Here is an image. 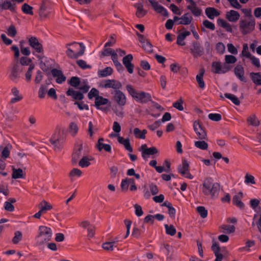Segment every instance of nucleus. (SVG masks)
<instances>
[{"mask_svg": "<svg viewBox=\"0 0 261 261\" xmlns=\"http://www.w3.org/2000/svg\"><path fill=\"white\" fill-rule=\"evenodd\" d=\"M31 64H33L32 63V60L26 57H22L20 59V63L19 64L22 67V66H29L31 65Z\"/></svg>", "mask_w": 261, "mask_h": 261, "instance_id": "864d4df0", "label": "nucleus"}, {"mask_svg": "<svg viewBox=\"0 0 261 261\" xmlns=\"http://www.w3.org/2000/svg\"><path fill=\"white\" fill-rule=\"evenodd\" d=\"M104 141L103 138H99L98 142L96 144V147L99 151H101L102 149L105 150L106 151L108 152H111V146L109 144H106L102 143Z\"/></svg>", "mask_w": 261, "mask_h": 261, "instance_id": "cd10ccee", "label": "nucleus"}, {"mask_svg": "<svg viewBox=\"0 0 261 261\" xmlns=\"http://www.w3.org/2000/svg\"><path fill=\"white\" fill-rule=\"evenodd\" d=\"M193 19L192 17L190 15L189 13H185L181 17H178L177 16L174 17V21H176L177 20H180L177 24H184V25H188L190 24Z\"/></svg>", "mask_w": 261, "mask_h": 261, "instance_id": "f3484780", "label": "nucleus"}, {"mask_svg": "<svg viewBox=\"0 0 261 261\" xmlns=\"http://www.w3.org/2000/svg\"><path fill=\"white\" fill-rule=\"evenodd\" d=\"M79 131V127L77 125L73 122H71L69 125V132L70 134L74 137L76 135Z\"/></svg>", "mask_w": 261, "mask_h": 261, "instance_id": "ea45409f", "label": "nucleus"}, {"mask_svg": "<svg viewBox=\"0 0 261 261\" xmlns=\"http://www.w3.org/2000/svg\"><path fill=\"white\" fill-rule=\"evenodd\" d=\"M126 90L129 94L134 98H135L137 95L138 92L133 87L130 85H127L126 86Z\"/></svg>", "mask_w": 261, "mask_h": 261, "instance_id": "e2e57ef3", "label": "nucleus"}, {"mask_svg": "<svg viewBox=\"0 0 261 261\" xmlns=\"http://www.w3.org/2000/svg\"><path fill=\"white\" fill-rule=\"evenodd\" d=\"M82 172L77 168H73L69 173V176L72 177L75 176L80 177L82 175Z\"/></svg>", "mask_w": 261, "mask_h": 261, "instance_id": "774afa93", "label": "nucleus"}, {"mask_svg": "<svg viewBox=\"0 0 261 261\" xmlns=\"http://www.w3.org/2000/svg\"><path fill=\"white\" fill-rule=\"evenodd\" d=\"M226 98L230 99L235 105L239 106L240 104V101L238 98L233 94L226 93L224 94Z\"/></svg>", "mask_w": 261, "mask_h": 261, "instance_id": "a18cd8bd", "label": "nucleus"}, {"mask_svg": "<svg viewBox=\"0 0 261 261\" xmlns=\"http://www.w3.org/2000/svg\"><path fill=\"white\" fill-rule=\"evenodd\" d=\"M12 148L11 144L8 143L4 147L3 145L0 146V151H1V158L4 159L9 156L10 151Z\"/></svg>", "mask_w": 261, "mask_h": 261, "instance_id": "393cba45", "label": "nucleus"}, {"mask_svg": "<svg viewBox=\"0 0 261 261\" xmlns=\"http://www.w3.org/2000/svg\"><path fill=\"white\" fill-rule=\"evenodd\" d=\"M79 166L82 168L87 167L90 165L89 160L87 156H84L79 162Z\"/></svg>", "mask_w": 261, "mask_h": 261, "instance_id": "bf43d9fd", "label": "nucleus"}, {"mask_svg": "<svg viewBox=\"0 0 261 261\" xmlns=\"http://www.w3.org/2000/svg\"><path fill=\"white\" fill-rule=\"evenodd\" d=\"M133 60V56L131 54L126 55L122 60L123 65L125 66L129 73H132L134 71V65L131 63Z\"/></svg>", "mask_w": 261, "mask_h": 261, "instance_id": "dca6fc26", "label": "nucleus"}, {"mask_svg": "<svg viewBox=\"0 0 261 261\" xmlns=\"http://www.w3.org/2000/svg\"><path fill=\"white\" fill-rule=\"evenodd\" d=\"M147 130L146 129H143V130H141L139 128H135L134 129V134L135 136L137 138L144 139H145V135L147 133Z\"/></svg>", "mask_w": 261, "mask_h": 261, "instance_id": "4c0bfd02", "label": "nucleus"}, {"mask_svg": "<svg viewBox=\"0 0 261 261\" xmlns=\"http://www.w3.org/2000/svg\"><path fill=\"white\" fill-rule=\"evenodd\" d=\"M12 93L15 97L11 99V103H16L22 99V96L19 95V92L16 88L14 87L12 89Z\"/></svg>", "mask_w": 261, "mask_h": 261, "instance_id": "e433bc0d", "label": "nucleus"}, {"mask_svg": "<svg viewBox=\"0 0 261 261\" xmlns=\"http://www.w3.org/2000/svg\"><path fill=\"white\" fill-rule=\"evenodd\" d=\"M195 146L201 150H206L208 148V144L204 141H197L194 142Z\"/></svg>", "mask_w": 261, "mask_h": 261, "instance_id": "de8ad7c7", "label": "nucleus"}, {"mask_svg": "<svg viewBox=\"0 0 261 261\" xmlns=\"http://www.w3.org/2000/svg\"><path fill=\"white\" fill-rule=\"evenodd\" d=\"M226 65L222 67L220 62H213L212 64V71L217 74L225 73L229 70Z\"/></svg>", "mask_w": 261, "mask_h": 261, "instance_id": "2eb2a0df", "label": "nucleus"}, {"mask_svg": "<svg viewBox=\"0 0 261 261\" xmlns=\"http://www.w3.org/2000/svg\"><path fill=\"white\" fill-rule=\"evenodd\" d=\"M114 52L115 51L113 49L111 48H107V47H105L104 46V48L101 53L100 57V58H102L105 56H111Z\"/></svg>", "mask_w": 261, "mask_h": 261, "instance_id": "6e6d98bb", "label": "nucleus"}, {"mask_svg": "<svg viewBox=\"0 0 261 261\" xmlns=\"http://www.w3.org/2000/svg\"><path fill=\"white\" fill-rule=\"evenodd\" d=\"M225 61L226 64H233L236 62L237 58L232 55H225Z\"/></svg>", "mask_w": 261, "mask_h": 261, "instance_id": "338daca9", "label": "nucleus"}, {"mask_svg": "<svg viewBox=\"0 0 261 261\" xmlns=\"http://www.w3.org/2000/svg\"><path fill=\"white\" fill-rule=\"evenodd\" d=\"M22 239V233L20 231H16L14 233V237L12 239V243L17 244Z\"/></svg>", "mask_w": 261, "mask_h": 261, "instance_id": "09e8293b", "label": "nucleus"}, {"mask_svg": "<svg viewBox=\"0 0 261 261\" xmlns=\"http://www.w3.org/2000/svg\"><path fill=\"white\" fill-rule=\"evenodd\" d=\"M145 231V227L143 225L141 226V228L140 229H139L137 227H134L133 228L132 235L138 239L141 237L142 233H143Z\"/></svg>", "mask_w": 261, "mask_h": 261, "instance_id": "58836bf2", "label": "nucleus"}, {"mask_svg": "<svg viewBox=\"0 0 261 261\" xmlns=\"http://www.w3.org/2000/svg\"><path fill=\"white\" fill-rule=\"evenodd\" d=\"M35 68V65L34 64H31L30 65V66L28 68V70L25 73V81L27 82H30L32 79V75L33 73V71Z\"/></svg>", "mask_w": 261, "mask_h": 261, "instance_id": "79ce46f5", "label": "nucleus"}, {"mask_svg": "<svg viewBox=\"0 0 261 261\" xmlns=\"http://www.w3.org/2000/svg\"><path fill=\"white\" fill-rule=\"evenodd\" d=\"M165 228L167 234H169L171 236H173L175 234L176 230L175 227L173 226V225H168V224H165Z\"/></svg>", "mask_w": 261, "mask_h": 261, "instance_id": "3c124183", "label": "nucleus"}, {"mask_svg": "<svg viewBox=\"0 0 261 261\" xmlns=\"http://www.w3.org/2000/svg\"><path fill=\"white\" fill-rule=\"evenodd\" d=\"M2 10H9L12 12L16 11L15 3L13 0H2Z\"/></svg>", "mask_w": 261, "mask_h": 261, "instance_id": "6ab92c4d", "label": "nucleus"}, {"mask_svg": "<svg viewBox=\"0 0 261 261\" xmlns=\"http://www.w3.org/2000/svg\"><path fill=\"white\" fill-rule=\"evenodd\" d=\"M202 24L205 28L208 29L212 31H214L215 30V24L208 21V20H204L202 22Z\"/></svg>", "mask_w": 261, "mask_h": 261, "instance_id": "0e129e2a", "label": "nucleus"}, {"mask_svg": "<svg viewBox=\"0 0 261 261\" xmlns=\"http://www.w3.org/2000/svg\"><path fill=\"white\" fill-rule=\"evenodd\" d=\"M250 76L255 84L261 86V74L259 72H251Z\"/></svg>", "mask_w": 261, "mask_h": 261, "instance_id": "f704fd0d", "label": "nucleus"}, {"mask_svg": "<svg viewBox=\"0 0 261 261\" xmlns=\"http://www.w3.org/2000/svg\"><path fill=\"white\" fill-rule=\"evenodd\" d=\"M178 171L182 176L189 179H193V176L189 171V165L186 160H184L181 165L178 166Z\"/></svg>", "mask_w": 261, "mask_h": 261, "instance_id": "6e6552de", "label": "nucleus"}, {"mask_svg": "<svg viewBox=\"0 0 261 261\" xmlns=\"http://www.w3.org/2000/svg\"><path fill=\"white\" fill-rule=\"evenodd\" d=\"M193 128L197 135V139L199 140H205L207 138L205 130L203 129L199 121L196 120L193 123Z\"/></svg>", "mask_w": 261, "mask_h": 261, "instance_id": "423d86ee", "label": "nucleus"}, {"mask_svg": "<svg viewBox=\"0 0 261 261\" xmlns=\"http://www.w3.org/2000/svg\"><path fill=\"white\" fill-rule=\"evenodd\" d=\"M190 50L194 58L201 57L204 53V49L200 42L193 41Z\"/></svg>", "mask_w": 261, "mask_h": 261, "instance_id": "39448f33", "label": "nucleus"}, {"mask_svg": "<svg viewBox=\"0 0 261 261\" xmlns=\"http://www.w3.org/2000/svg\"><path fill=\"white\" fill-rule=\"evenodd\" d=\"M36 56L40 61L41 69L44 72L48 71L51 68L49 60L44 56H41V55H36Z\"/></svg>", "mask_w": 261, "mask_h": 261, "instance_id": "4468645a", "label": "nucleus"}, {"mask_svg": "<svg viewBox=\"0 0 261 261\" xmlns=\"http://www.w3.org/2000/svg\"><path fill=\"white\" fill-rule=\"evenodd\" d=\"M187 8L191 12L194 16L196 17L200 16L202 12L201 9L198 7L196 3L193 5L187 6Z\"/></svg>", "mask_w": 261, "mask_h": 261, "instance_id": "c756f323", "label": "nucleus"}, {"mask_svg": "<svg viewBox=\"0 0 261 261\" xmlns=\"http://www.w3.org/2000/svg\"><path fill=\"white\" fill-rule=\"evenodd\" d=\"M142 47L148 53L153 52V46L148 40L142 44Z\"/></svg>", "mask_w": 261, "mask_h": 261, "instance_id": "052dcab7", "label": "nucleus"}, {"mask_svg": "<svg viewBox=\"0 0 261 261\" xmlns=\"http://www.w3.org/2000/svg\"><path fill=\"white\" fill-rule=\"evenodd\" d=\"M197 212L199 213L200 216L202 218H205L207 216V211L204 206H199L196 208Z\"/></svg>", "mask_w": 261, "mask_h": 261, "instance_id": "5fc2aeb1", "label": "nucleus"}, {"mask_svg": "<svg viewBox=\"0 0 261 261\" xmlns=\"http://www.w3.org/2000/svg\"><path fill=\"white\" fill-rule=\"evenodd\" d=\"M205 72L204 68H201L199 70V73L196 75V81L198 84L199 87L201 89H204L205 87L204 82L203 79V75Z\"/></svg>", "mask_w": 261, "mask_h": 261, "instance_id": "2f4dec72", "label": "nucleus"}, {"mask_svg": "<svg viewBox=\"0 0 261 261\" xmlns=\"http://www.w3.org/2000/svg\"><path fill=\"white\" fill-rule=\"evenodd\" d=\"M148 1L156 12L160 13L164 16L168 17L169 15L167 10L164 7L159 5L156 0Z\"/></svg>", "mask_w": 261, "mask_h": 261, "instance_id": "f8f14e48", "label": "nucleus"}, {"mask_svg": "<svg viewBox=\"0 0 261 261\" xmlns=\"http://www.w3.org/2000/svg\"><path fill=\"white\" fill-rule=\"evenodd\" d=\"M29 45L34 49V51H33L34 55H36V53H43V48L42 45L39 42L38 39L35 37H31L29 39Z\"/></svg>", "mask_w": 261, "mask_h": 261, "instance_id": "0eeeda50", "label": "nucleus"}, {"mask_svg": "<svg viewBox=\"0 0 261 261\" xmlns=\"http://www.w3.org/2000/svg\"><path fill=\"white\" fill-rule=\"evenodd\" d=\"M220 228L226 231V233H231L235 231L236 228L233 225H222Z\"/></svg>", "mask_w": 261, "mask_h": 261, "instance_id": "4d7b16f0", "label": "nucleus"}, {"mask_svg": "<svg viewBox=\"0 0 261 261\" xmlns=\"http://www.w3.org/2000/svg\"><path fill=\"white\" fill-rule=\"evenodd\" d=\"M212 250L216 256L215 261H222V259L225 256V251L223 249L220 248L218 243H213Z\"/></svg>", "mask_w": 261, "mask_h": 261, "instance_id": "1a4fd4ad", "label": "nucleus"}, {"mask_svg": "<svg viewBox=\"0 0 261 261\" xmlns=\"http://www.w3.org/2000/svg\"><path fill=\"white\" fill-rule=\"evenodd\" d=\"M243 198V193L242 192H239L237 195H235L233 197L232 200L233 204L241 210H243L245 208V204L241 201Z\"/></svg>", "mask_w": 261, "mask_h": 261, "instance_id": "a211bd4d", "label": "nucleus"}, {"mask_svg": "<svg viewBox=\"0 0 261 261\" xmlns=\"http://www.w3.org/2000/svg\"><path fill=\"white\" fill-rule=\"evenodd\" d=\"M47 91V88L45 85H41L38 91V96L40 98H44Z\"/></svg>", "mask_w": 261, "mask_h": 261, "instance_id": "680f3d73", "label": "nucleus"}, {"mask_svg": "<svg viewBox=\"0 0 261 261\" xmlns=\"http://www.w3.org/2000/svg\"><path fill=\"white\" fill-rule=\"evenodd\" d=\"M245 182L246 184H255L254 177L252 175L246 174L245 176Z\"/></svg>", "mask_w": 261, "mask_h": 261, "instance_id": "69168bd1", "label": "nucleus"}, {"mask_svg": "<svg viewBox=\"0 0 261 261\" xmlns=\"http://www.w3.org/2000/svg\"><path fill=\"white\" fill-rule=\"evenodd\" d=\"M235 75L242 82H246V79L244 76L245 71L244 67L241 65H237L234 68Z\"/></svg>", "mask_w": 261, "mask_h": 261, "instance_id": "412c9836", "label": "nucleus"}, {"mask_svg": "<svg viewBox=\"0 0 261 261\" xmlns=\"http://www.w3.org/2000/svg\"><path fill=\"white\" fill-rule=\"evenodd\" d=\"M22 67L18 61L13 63L9 68V77L13 82L17 83L20 77V73L22 71Z\"/></svg>", "mask_w": 261, "mask_h": 261, "instance_id": "20e7f679", "label": "nucleus"}, {"mask_svg": "<svg viewBox=\"0 0 261 261\" xmlns=\"http://www.w3.org/2000/svg\"><path fill=\"white\" fill-rule=\"evenodd\" d=\"M139 150L142 152V156L145 160L146 159L147 155H154L159 152L155 147L147 148V145L145 144L141 146Z\"/></svg>", "mask_w": 261, "mask_h": 261, "instance_id": "9d476101", "label": "nucleus"}, {"mask_svg": "<svg viewBox=\"0 0 261 261\" xmlns=\"http://www.w3.org/2000/svg\"><path fill=\"white\" fill-rule=\"evenodd\" d=\"M202 186V191L205 196H210L212 199L218 198L220 186L219 183L214 182L212 177H208L205 178Z\"/></svg>", "mask_w": 261, "mask_h": 261, "instance_id": "f257e3e1", "label": "nucleus"}, {"mask_svg": "<svg viewBox=\"0 0 261 261\" xmlns=\"http://www.w3.org/2000/svg\"><path fill=\"white\" fill-rule=\"evenodd\" d=\"M255 21L253 17L241 19L239 22V29L243 35L250 33L255 29Z\"/></svg>", "mask_w": 261, "mask_h": 261, "instance_id": "7ed1b4c3", "label": "nucleus"}, {"mask_svg": "<svg viewBox=\"0 0 261 261\" xmlns=\"http://www.w3.org/2000/svg\"><path fill=\"white\" fill-rule=\"evenodd\" d=\"M82 149H83V147L82 145H81L79 147V149L77 150H75L72 154V162L73 163H76L78 159L81 156Z\"/></svg>", "mask_w": 261, "mask_h": 261, "instance_id": "a19ab883", "label": "nucleus"}, {"mask_svg": "<svg viewBox=\"0 0 261 261\" xmlns=\"http://www.w3.org/2000/svg\"><path fill=\"white\" fill-rule=\"evenodd\" d=\"M115 244V241L105 242L102 244V247L105 250L112 251L114 250V248L116 247L114 246Z\"/></svg>", "mask_w": 261, "mask_h": 261, "instance_id": "8fccbe9b", "label": "nucleus"}, {"mask_svg": "<svg viewBox=\"0 0 261 261\" xmlns=\"http://www.w3.org/2000/svg\"><path fill=\"white\" fill-rule=\"evenodd\" d=\"M12 177L13 179L23 178H24L25 174L22 169H16L14 167H12Z\"/></svg>", "mask_w": 261, "mask_h": 261, "instance_id": "473e14b6", "label": "nucleus"}, {"mask_svg": "<svg viewBox=\"0 0 261 261\" xmlns=\"http://www.w3.org/2000/svg\"><path fill=\"white\" fill-rule=\"evenodd\" d=\"M51 74L54 77H57L56 82L58 84H62L66 80V76L63 74L62 71L56 68L51 70Z\"/></svg>", "mask_w": 261, "mask_h": 261, "instance_id": "b1692460", "label": "nucleus"}, {"mask_svg": "<svg viewBox=\"0 0 261 261\" xmlns=\"http://www.w3.org/2000/svg\"><path fill=\"white\" fill-rule=\"evenodd\" d=\"M49 141L54 146L55 150H60L63 147L64 138L61 137L56 138L55 136H53Z\"/></svg>", "mask_w": 261, "mask_h": 261, "instance_id": "4be33fe9", "label": "nucleus"}, {"mask_svg": "<svg viewBox=\"0 0 261 261\" xmlns=\"http://www.w3.org/2000/svg\"><path fill=\"white\" fill-rule=\"evenodd\" d=\"M39 207L42 210V211L45 212L46 211H49L53 208V206L48 202L45 200H43L39 204Z\"/></svg>", "mask_w": 261, "mask_h": 261, "instance_id": "49530a36", "label": "nucleus"}, {"mask_svg": "<svg viewBox=\"0 0 261 261\" xmlns=\"http://www.w3.org/2000/svg\"><path fill=\"white\" fill-rule=\"evenodd\" d=\"M108 102L109 100L107 98H103L101 96H98L95 97L94 106L97 109L102 110L100 106L107 105Z\"/></svg>", "mask_w": 261, "mask_h": 261, "instance_id": "7c9ffc66", "label": "nucleus"}, {"mask_svg": "<svg viewBox=\"0 0 261 261\" xmlns=\"http://www.w3.org/2000/svg\"><path fill=\"white\" fill-rule=\"evenodd\" d=\"M113 100L120 106H124L126 102V98L125 94L120 90L114 91Z\"/></svg>", "mask_w": 261, "mask_h": 261, "instance_id": "9b49d317", "label": "nucleus"}, {"mask_svg": "<svg viewBox=\"0 0 261 261\" xmlns=\"http://www.w3.org/2000/svg\"><path fill=\"white\" fill-rule=\"evenodd\" d=\"M21 10L23 12L27 14L33 15V12L32 11L33 7L27 4V3L24 4L21 8Z\"/></svg>", "mask_w": 261, "mask_h": 261, "instance_id": "603ef678", "label": "nucleus"}, {"mask_svg": "<svg viewBox=\"0 0 261 261\" xmlns=\"http://www.w3.org/2000/svg\"><path fill=\"white\" fill-rule=\"evenodd\" d=\"M118 141L119 143L124 145L125 149L132 152L133 151V148L130 145L129 139L128 138L124 139L123 137L118 136Z\"/></svg>", "mask_w": 261, "mask_h": 261, "instance_id": "c85d7f7f", "label": "nucleus"}, {"mask_svg": "<svg viewBox=\"0 0 261 261\" xmlns=\"http://www.w3.org/2000/svg\"><path fill=\"white\" fill-rule=\"evenodd\" d=\"M205 13L206 15L210 19H214L215 17H217L220 15V12L215 8L208 7L205 10Z\"/></svg>", "mask_w": 261, "mask_h": 261, "instance_id": "a878e982", "label": "nucleus"}, {"mask_svg": "<svg viewBox=\"0 0 261 261\" xmlns=\"http://www.w3.org/2000/svg\"><path fill=\"white\" fill-rule=\"evenodd\" d=\"M53 236V231L50 228L46 226H40L38 230V235L36 237V245L42 246L49 241Z\"/></svg>", "mask_w": 261, "mask_h": 261, "instance_id": "f03ea898", "label": "nucleus"}, {"mask_svg": "<svg viewBox=\"0 0 261 261\" xmlns=\"http://www.w3.org/2000/svg\"><path fill=\"white\" fill-rule=\"evenodd\" d=\"M137 12L136 15L138 18H142L144 16L146 13L147 11L143 9V5L140 4L137 7Z\"/></svg>", "mask_w": 261, "mask_h": 261, "instance_id": "37998d69", "label": "nucleus"}, {"mask_svg": "<svg viewBox=\"0 0 261 261\" xmlns=\"http://www.w3.org/2000/svg\"><path fill=\"white\" fill-rule=\"evenodd\" d=\"M68 96H71L75 100H82L84 98V95L81 92L75 91L72 88H69L66 92Z\"/></svg>", "mask_w": 261, "mask_h": 261, "instance_id": "bb28decb", "label": "nucleus"}, {"mask_svg": "<svg viewBox=\"0 0 261 261\" xmlns=\"http://www.w3.org/2000/svg\"><path fill=\"white\" fill-rule=\"evenodd\" d=\"M105 88H113L115 91H120L119 89L122 88L121 83L115 80H107L105 81V84L103 86Z\"/></svg>", "mask_w": 261, "mask_h": 261, "instance_id": "ddd939ff", "label": "nucleus"}, {"mask_svg": "<svg viewBox=\"0 0 261 261\" xmlns=\"http://www.w3.org/2000/svg\"><path fill=\"white\" fill-rule=\"evenodd\" d=\"M239 13L235 10H231L227 11L225 14V18L230 22H236L240 18Z\"/></svg>", "mask_w": 261, "mask_h": 261, "instance_id": "aec40b11", "label": "nucleus"}, {"mask_svg": "<svg viewBox=\"0 0 261 261\" xmlns=\"http://www.w3.org/2000/svg\"><path fill=\"white\" fill-rule=\"evenodd\" d=\"M247 122L250 125L254 126H257L259 125L260 122L254 115H251L247 118Z\"/></svg>", "mask_w": 261, "mask_h": 261, "instance_id": "c03bdc74", "label": "nucleus"}, {"mask_svg": "<svg viewBox=\"0 0 261 261\" xmlns=\"http://www.w3.org/2000/svg\"><path fill=\"white\" fill-rule=\"evenodd\" d=\"M189 31H185L184 33H179L177 37V44L179 45L184 46L186 43L184 41L187 36L190 35Z\"/></svg>", "mask_w": 261, "mask_h": 261, "instance_id": "72a5a7b5", "label": "nucleus"}, {"mask_svg": "<svg viewBox=\"0 0 261 261\" xmlns=\"http://www.w3.org/2000/svg\"><path fill=\"white\" fill-rule=\"evenodd\" d=\"M135 99L141 103H146L148 101H151V95L149 93L143 91L138 92Z\"/></svg>", "mask_w": 261, "mask_h": 261, "instance_id": "5701e85b", "label": "nucleus"}, {"mask_svg": "<svg viewBox=\"0 0 261 261\" xmlns=\"http://www.w3.org/2000/svg\"><path fill=\"white\" fill-rule=\"evenodd\" d=\"M69 84L73 87H77L80 85V79L77 76H73L70 79Z\"/></svg>", "mask_w": 261, "mask_h": 261, "instance_id": "13d9d810", "label": "nucleus"}, {"mask_svg": "<svg viewBox=\"0 0 261 261\" xmlns=\"http://www.w3.org/2000/svg\"><path fill=\"white\" fill-rule=\"evenodd\" d=\"M113 69L110 67H107L105 69L99 70L98 75L99 77H104L111 75L113 73Z\"/></svg>", "mask_w": 261, "mask_h": 261, "instance_id": "c9c22d12", "label": "nucleus"}]
</instances>
